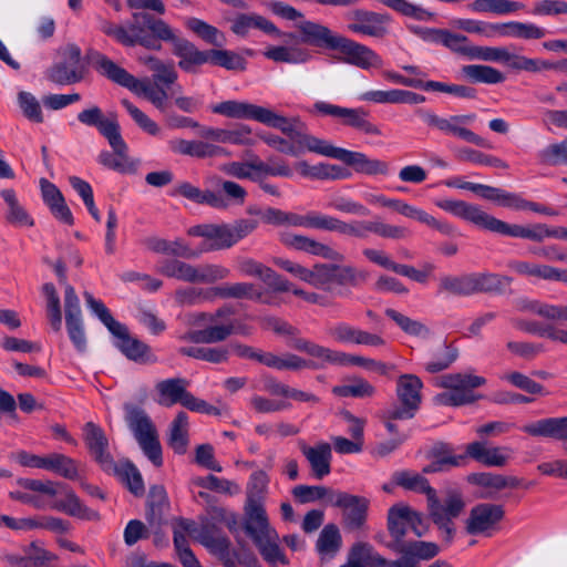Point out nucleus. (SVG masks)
Segmentation results:
<instances>
[{"label":"nucleus","mask_w":567,"mask_h":567,"mask_svg":"<svg viewBox=\"0 0 567 567\" xmlns=\"http://www.w3.org/2000/svg\"><path fill=\"white\" fill-rule=\"evenodd\" d=\"M143 245L151 251L156 254L169 255L186 259L196 258L199 252L187 246L182 239L177 238L168 241L156 236L146 237Z\"/></svg>","instance_id":"nucleus-35"},{"label":"nucleus","mask_w":567,"mask_h":567,"mask_svg":"<svg viewBox=\"0 0 567 567\" xmlns=\"http://www.w3.org/2000/svg\"><path fill=\"white\" fill-rule=\"evenodd\" d=\"M60 491L63 492L64 498L55 501L51 506L53 509L84 520L100 519L99 513L83 504L71 488H68L63 484V487H60Z\"/></svg>","instance_id":"nucleus-34"},{"label":"nucleus","mask_w":567,"mask_h":567,"mask_svg":"<svg viewBox=\"0 0 567 567\" xmlns=\"http://www.w3.org/2000/svg\"><path fill=\"white\" fill-rule=\"evenodd\" d=\"M167 509L168 502L165 489L162 486L151 487L147 499L146 520L155 532H158L165 524Z\"/></svg>","instance_id":"nucleus-36"},{"label":"nucleus","mask_w":567,"mask_h":567,"mask_svg":"<svg viewBox=\"0 0 567 567\" xmlns=\"http://www.w3.org/2000/svg\"><path fill=\"white\" fill-rule=\"evenodd\" d=\"M520 430L534 437L563 441L567 450V416L540 419L523 425Z\"/></svg>","instance_id":"nucleus-31"},{"label":"nucleus","mask_w":567,"mask_h":567,"mask_svg":"<svg viewBox=\"0 0 567 567\" xmlns=\"http://www.w3.org/2000/svg\"><path fill=\"white\" fill-rule=\"evenodd\" d=\"M517 309L551 322L567 321V305H550L538 300L523 299L518 301Z\"/></svg>","instance_id":"nucleus-41"},{"label":"nucleus","mask_w":567,"mask_h":567,"mask_svg":"<svg viewBox=\"0 0 567 567\" xmlns=\"http://www.w3.org/2000/svg\"><path fill=\"white\" fill-rule=\"evenodd\" d=\"M172 27L163 19L138 11L132 13L126 24L127 47L141 45L148 50H159L161 43L169 39Z\"/></svg>","instance_id":"nucleus-10"},{"label":"nucleus","mask_w":567,"mask_h":567,"mask_svg":"<svg viewBox=\"0 0 567 567\" xmlns=\"http://www.w3.org/2000/svg\"><path fill=\"white\" fill-rule=\"evenodd\" d=\"M230 29L239 37H246L251 29H258L267 34H275L277 37L286 35L289 39L295 38L292 33H281L270 20L256 13H240L236 16L231 20Z\"/></svg>","instance_id":"nucleus-33"},{"label":"nucleus","mask_w":567,"mask_h":567,"mask_svg":"<svg viewBox=\"0 0 567 567\" xmlns=\"http://www.w3.org/2000/svg\"><path fill=\"white\" fill-rule=\"evenodd\" d=\"M48 471L71 481L80 478V463L61 453L50 454Z\"/></svg>","instance_id":"nucleus-55"},{"label":"nucleus","mask_w":567,"mask_h":567,"mask_svg":"<svg viewBox=\"0 0 567 567\" xmlns=\"http://www.w3.org/2000/svg\"><path fill=\"white\" fill-rule=\"evenodd\" d=\"M296 28L300 33V42L316 48L334 50L341 38L327 25L310 20H300Z\"/></svg>","instance_id":"nucleus-26"},{"label":"nucleus","mask_w":567,"mask_h":567,"mask_svg":"<svg viewBox=\"0 0 567 567\" xmlns=\"http://www.w3.org/2000/svg\"><path fill=\"white\" fill-rule=\"evenodd\" d=\"M505 516L503 505L493 503H480L471 508L465 522V529L468 535L491 536L499 522Z\"/></svg>","instance_id":"nucleus-16"},{"label":"nucleus","mask_w":567,"mask_h":567,"mask_svg":"<svg viewBox=\"0 0 567 567\" xmlns=\"http://www.w3.org/2000/svg\"><path fill=\"white\" fill-rule=\"evenodd\" d=\"M78 121L83 125L96 127L105 138L113 137L115 140L114 134L121 132L117 121L105 117L102 110L96 105L81 111L78 114Z\"/></svg>","instance_id":"nucleus-37"},{"label":"nucleus","mask_w":567,"mask_h":567,"mask_svg":"<svg viewBox=\"0 0 567 567\" xmlns=\"http://www.w3.org/2000/svg\"><path fill=\"white\" fill-rule=\"evenodd\" d=\"M513 324L524 332L537 334L554 342L567 344V329L565 328L557 327L553 323L540 324L536 321H527L522 319L513 320Z\"/></svg>","instance_id":"nucleus-44"},{"label":"nucleus","mask_w":567,"mask_h":567,"mask_svg":"<svg viewBox=\"0 0 567 567\" xmlns=\"http://www.w3.org/2000/svg\"><path fill=\"white\" fill-rule=\"evenodd\" d=\"M369 499L338 491L331 497V505L342 509V525L349 532L360 530L364 527Z\"/></svg>","instance_id":"nucleus-14"},{"label":"nucleus","mask_w":567,"mask_h":567,"mask_svg":"<svg viewBox=\"0 0 567 567\" xmlns=\"http://www.w3.org/2000/svg\"><path fill=\"white\" fill-rule=\"evenodd\" d=\"M315 109L329 116L341 118L344 125L359 130L368 135H381L380 128L368 120L369 113L362 109L342 107L326 102H317Z\"/></svg>","instance_id":"nucleus-18"},{"label":"nucleus","mask_w":567,"mask_h":567,"mask_svg":"<svg viewBox=\"0 0 567 567\" xmlns=\"http://www.w3.org/2000/svg\"><path fill=\"white\" fill-rule=\"evenodd\" d=\"M245 532L257 546L262 558L271 566L288 565L289 560L279 547V536L270 526L265 507L251 499L247 507Z\"/></svg>","instance_id":"nucleus-7"},{"label":"nucleus","mask_w":567,"mask_h":567,"mask_svg":"<svg viewBox=\"0 0 567 567\" xmlns=\"http://www.w3.org/2000/svg\"><path fill=\"white\" fill-rule=\"evenodd\" d=\"M464 507L465 503L462 495L456 492H451L446 495L443 503L440 501L429 508L433 523L442 532L443 538L447 544H451L455 533L452 519L456 518Z\"/></svg>","instance_id":"nucleus-15"},{"label":"nucleus","mask_w":567,"mask_h":567,"mask_svg":"<svg viewBox=\"0 0 567 567\" xmlns=\"http://www.w3.org/2000/svg\"><path fill=\"white\" fill-rule=\"evenodd\" d=\"M110 474H114L135 496H142L145 492L144 482L136 466L126 461L120 464L114 462V468Z\"/></svg>","instance_id":"nucleus-45"},{"label":"nucleus","mask_w":567,"mask_h":567,"mask_svg":"<svg viewBox=\"0 0 567 567\" xmlns=\"http://www.w3.org/2000/svg\"><path fill=\"white\" fill-rule=\"evenodd\" d=\"M226 175L238 178L258 182L260 179L259 157L254 156L249 162H229L220 167Z\"/></svg>","instance_id":"nucleus-52"},{"label":"nucleus","mask_w":567,"mask_h":567,"mask_svg":"<svg viewBox=\"0 0 567 567\" xmlns=\"http://www.w3.org/2000/svg\"><path fill=\"white\" fill-rule=\"evenodd\" d=\"M231 334L249 336L251 334V328L243 322H221L209 324L202 330L189 331L182 339L194 343L209 344L223 342Z\"/></svg>","instance_id":"nucleus-22"},{"label":"nucleus","mask_w":567,"mask_h":567,"mask_svg":"<svg viewBox=\"0 0 567 567\" xmlns=\"http://www.w3.org/2000/svg\"><path fill=\"white\" fill-rule=\"evenodd\" d=\"M423 383L415 374H402L396 381V395L400 405L389 408L390 419H412L421 405Z\"/></svg>","instance_id":"nucleus-13"},{"label":"nucleus","mask_w":567,"mask_h":567,"mask_svg":"<svg viewBox=\"0 0 567 567\" xmlns=\"http://www.w3.org/2000/svg\"><path fill=\"white\" fill-rule=\"evenodd\" d=\"M278 120L274 124H266L269 127L279 130L288 138L271 133H258V137L268 146L279 153L298 157L306 151L317 153L343 162L354 168L357 173L367 175L386 174L388 164L380 159L369 158L364 153L353 152L337 147L326 140L307 133L306 125L298 117L288 118L272 111Z\"/></svg>","instance_id":"nucleus-1"},{"label":"nucleus","mask_w":567,"mask_h":567,"mask_svg":"<svg viewBox=\"0 0 567 567\" xmlns=\"http://www.w3.org/2000/svg\"><path fill=\"white\" fill-rule=\"evenodd\" d=\"M508 451L507 447H487L485 442L475 441L466 446V455L475 461L486 465L502 467L506 465L508 456L503 452Z\"/></svg>","instance_id":"nucleus-39"},{"label":"nucleus","mask_w":567,"mask_h":567,"mask_svg":"<svg viewBox=\"0 0 567 567\" xmlns=\"http://www.w3.org/2000/svg\"><path fill=\"white\" fill-rule=\"evenodd\" d=\"M390 547L402 555L423 560L435 557L440 551L439 546L431 542H406L405 544H400V546Z\"/></svg>","instance_id":"nucleus-56"},{"label":"nucleus","mask_w":567,"mask_h":567,"mask_svg":"<svg viewBox=\"0 0 567 567\" xmlns=\"http://www.w3.org/2000/svg\"><path fill=\"white\" fill-rule=\"evenodd\" d=\"M461 72L472 83L498 84L506 79L503 72L485 64L464 65Z\"/></svg>","instance_id":"nucleus-47"},{"label":"nucleus","mask_w":567,"mask_h":567,"mask_svg":"<svg viewBox=\"0 0 567 567\" xmlns=\"http://www.w3.org/2000/svg\"><path fill=\"white\" fill-rule=\"evenodd\" d=\"M474 292L503 293L512 284V278L493 272H474Z\"/></svg>","instance_id":"nucleus-48"},{"label":"nucleus","mask_w":567,"mask_h":567,"mask_svg":"<svg viewBox=\"0 0 567 567\" xmlns=\"http://www.w3.org/2000/svg\"><path fill=\"white\" fill-rule=\"evenodd\" d=\"M64 61L55 63L48 71V79L56 84H73L84 78L81 64V50L75 44H69L63 51Z\"/></svg>","instance_id":"nucleus-19"},{"label":"nucleus","mask_w":567,"mask_h":567,"mask_svg":"<svg viewBox=\"0 0 567 567\" xmlns=\"http://www.w3.org/2000/svg\"><path fill=\"white\" fill-rule=\"evenodd\" d=\"M440 291L455 296L474 295L473 274L462 276H444L440 279Z\"/></svg>","instance_id":"nucleus-54"},{"label":"nucleus","mask_w":567,"mask_h":567,"mask_svg":"<svg viewBox=\"0 0 567 567\" xmlns=\"http://www.w3.org/2000/svg\"><path fill=\"white\" fill-rule=\"evenodd\" d=\"M265 56L275 62L298 64L307 62L310 54L308 51L299 48L270 47L265 52Z\"/></svg>","instance_id":"nucleus-63"},{"label":"nucleus","mask_w":567,"mask_h":567,"mask_svg":"<svg viewBox=\"0 0 567 567\" xmlns=\"http://www.w3.org/2000/svg\"><path fill=\"white\" fill-rule=\"evenodd\" d=\"M299 447L317 480H322L330 474L332 452L329 443L321 442L315 446H308L305 442H299Z\"/></svg>","instance_id":"nucleus-32"},{"label":"nucleus","mask_w":567,"mask_h":567,"mask_svg":"<svg viewBox=\"0 0 567 567\" xmlns=\"http://www.w3.org/2000/svg\"><path fill=\"white\" fill-rule=\"evenodd\" d=\"M507 66L515 71H526V72H539L543 70H553L555 64L553 62L540 60V59H532L525 55L507 52V56L505 63Z\"/></svg>","instance_id":"nucleus-57"},{"label":"nucleus","mask_w":567,"mask_h":567,"mask_svg":"<svg viewBox=\"0 0 567 567\" xmlns=\"http://www.w3.org/2000/svg\"><path fill=\"white\" fill-rule=\"evenodd\" d=\"M177 193L189 200L205 204L213 208H223L225 206V202L221 197L215 195V190H202L187 182L178 185Z\"/></svg>","instance_id":"nucleus-51"},{"label":"nucleus","mask_w":567,"mask_h":567,"mask_svg":"<svg viewBox=\"0 0 567 567\" xmlns=\"http://www.w3.org/2000/svg\"><path fill=\"white\" fill-rule=\"evenodd\" d=\"M436 206L456 217L474 224L480 228L499 235L525 238L537 243L543 241L545 238H550V227L545 224H536L530 227L508 224L487 214L480 206L464 200L441 199L436 202Z\"/></svg>","instance_id":"nucleus-4"},{"label":"nucleus","mask_w":567,"mask_h":567,"mask_svg":"<svg viewBox=\"0 0 567 567\" xmlns=\"http://www.w3.org/2000/svg\"><path fill=\"white\" fill-rule=\"evenodd\" d=\"M89 58L99 73L144 97L161 112H165L169 96L182 92V86L177 84L178 73L172 62L166 63L150 56L146 64L153 72L152 76L137 79L97 51H91Z\"/></svg>","instance_id":"nucleus-2"},{"label":"nucleus","mask_w":567,"mask_h":567,"mask_svg":"<svg viewBox=\"0 0 567 567\" xmlns=\"http://www.w3.org/2000/svg\"><path fill=\"white\" fill-rule=\"evenodd\" d=\"M1 196L8 206L6 219L18 227H32L33 219L20 205L13 189H3Z\"/></svg>","instance_id":"nucleus-49"},{"label":"nucleus","mask_w":567,"mask_h":567,"mask_svg":"<svg viewBox=\"0 0 567 567\" xmlns=\"http://www.w3.org/2000/svg\"><path fill=\"white\" fill-rule=\"evenodd\" d=\"M87 308L101 320L115 338L114 346L128 359L141 364H154L158 357L145 342L130 334L125 324L116 321L106 306L92 293H83Z\"/></svg>","instance_id":"nucleus-6"},{"label":"nucleus","mask_w":567,"mask_h":567,"mask_svg":"<svg viewBox=\"0 0 567 567\" xmlns=\"http://www.w3.org/2000/svg\"><path fill=\"white\" fill-rule=\"evenodd\" d=\"M289 347L317 359L318 362L312 361L313 369L324 368L327 364L344 367L346 352L332 350L305 338H293Z\"/></svg>","instance_id":"nucleus-29"},{"label":"nucleus","mask_w":567,"mask_h":567,"mask_svg":"<svg viewBox=\"0 0 567 567\" xmlns=\"http://www.w3.org/2000/svg\"><path fill=\"white\" fill-rule=\"evenodd\" d=\"M114 136L115 140H113V137L106 138L113 150V153L109 151H102L97 157L99 163L109 169H113L120 173L135 172L137 163L128 157V148L122 137L121 132L114 134Z\"/></svg>","instance_id":"nucleus-27"},{"label":"nucleus","mask_w":567,"mask_h":567,"mask_svg":"<svg viewBox=\"0 0 567 567\" xmlns=\"http://www.w3.org/2000/svg\"><path fill=\"white\" fill-rule=\"evenodd\" d=\"M475 12H493L496 14H508L524 8V4L511 0H475L470 6Z\"/></svg>","instance_id":"nucleus-58"},{"label":"nucleus","mask_w":567,"mask_h":567,"mask_svg":"<svg viewBox=\"0 0 567 567\" xmlns=\"http://www.w3.org/2000/svg\"><path fill=\"white\" fill-rule=\"evenodd\" d=\"M393 482L405 489L424 493L427 498V507H432L440 502L436 496L435 489H433L425 477L419 473L410 471H400L393 474Z\"/></svg>","instance_id":"nucleus-38"},{"label":"nucleus","mask_w":567,"mask_h":567,"mask_svg":"<svg viewBox=\"0 0 567 567\" xmlns=\"http://www.w3.org/2000/svg\"><path fill=\"white\" fill-rule=\"evenodd\" d=\"M410 507L404 504H395L388 512V530L394 539L393 546L405 544L404 537L409 529Z\"/></svg>","instance_id":"nucleus-43"},{"label":"nucleus","mask_w":567,"mask_h":567,"mask_svg":"<svg viewBox=\"0 0 567 567\" xmlns=\"http://www.w3.org/2000/svg\"><path fill=\"white\" fill-rule=\"evenodd\" d=\"M287 226L305 227L326 231H336L340 235L365 239L373 234L383 239L403 240L411 236V231L401 225H392L383 221L381 218L373 219H353L344 221L333 216L324 215L315 210L305 215L289 213L287 214Z\"/></svg>","instance_id":"nucleus-3"},{"label":"nucleus","mask_w":567,"mask_h":567,"mask_svg":"<svg viewBox=\"0 0 567 567\" xmlns=\"http://www.w3.org/2000/svg\"><path fill=\"white\" fill-rule=\"evenodd\" d=\"M542 164L548 166L567 165V136L557 143H551L538 153Z\"/></svg>","instance_id":"nucleus-64"},{"label":"nucleus","mask_w":567,"mask_h":567,"mask_svg":"<svg viewBox=\"0 0 567 567\" xmlns=\"http://www.w3.org/2000/svg\"><path fill=\"white\" fill-rule=\"evenodd\" d=\"M215 299H260L261 292L251 282H235L214 287Z\"/></svg>","instance_id":"nucleus-50"},{"label":"nucleus","mask_w":567,"mask_h":567,"mask_svg":"<svg viewBox=\"0 0 567 567\" xmlns=\"http://www.w3.org/2000/svg\"><path fill=\"white\" fill-rule=\"evenodd\" d=\"M348 29L372 38H382L386 34V24L390 21L388 14L357 9L347 14Z\"/></svg>","instance_id":"nucleus-21"},{"label":"nucleus","mask_w":567,"mask_h":567,"mask_svg":"<svg viewBox=\"0 0 567 567\" xmlns=\"http://www.w3.org/2000/svg\"><path fill=\"white\" fill-rule=\"evenodd\" d=\"M337 492L326 486L297 485L292 489V495L301 504L324 499L331 505V497Z\"/></svg>","instance_id":"nucleus-60"},{"label":"nucleus","mask_w":567,"mask_h":567,"mask_svg":"<svg viewBox=\"0 0 567 567\" xmlns=\"http://www.w3.org/2000/svg\"><path fill=\"white\" fill-rule=\"evenodd\" d=\"M169 39L164 42L172 45V52L179 59L178 66L186 73H196L198 68L209 60V50L200 51L194 43L183 38L178 30L172 27Z\"/></svg>","instance_id":"nucleus-17"},{"label":"nucleus","mask_w":567,"mask_h":567,"mask_svg":"<svg viewBox=\"0 0 567 567\" xmlns=\"http://www.w3.org/2000/svg\"><path fill=\"white\" fill-rule=\"evenodd\" d=\"M237 268L241 275L260 279L276 292H286L290 290L291 284L287 279L278 275L270 267L252 258H239L237 260Z\"/></svg>","instance_id":"nucleus-25"},{"label":"nucleus","mask_w":567,"mask_h":567,"mask_svg":"<svg viewBox=\"0 0 567 567\" xmlns=\"http://www.w3.org/2000/svg\"><path fill=\"white\" fill-rule=\"evenodd\" d=\"M188 431V415L181 411L168 426L167 444L176 454L183 455L186 453L189 443Z\"/></svg>","instance_id":"nucleus-42"},{"label":"nucleus","mask_w":567,"mask_h":567,"mask_svg":"<svg viewBox=\"0 0 567 567\" xmlns=\"http://www.w3.org/2000/svg\"><path fill=\"white\" fill-rule=\"evenodd\" d=\"M342 538L334 524L326 525L319 534L316 548L321 556L333 557L341 548Z\"/></svg>","instance_id":"nucleus-53"},{"label":"nucleus","mask_w":567,"mask_h":567,"mask_svg":"<svg viewBox=\"0 0 567 567\" xmlns=\"http://www.w3.org/2000/svg\"><path fill=\"white\" fill-rule=\"evenodd\" d=\"M258 226L255 219H238L233 225L203 224L190 227L188 235L204 237L202 249L198 251H217L228 249L239 240L250 235Z\"/></svg>","instance_id":"nucleus-8"},{"label":"nucleus","mask_w":567,"mask_h":567,"mask_svg":"<svg viewBox=\"0 0 567 567\" xmlns=\"http://www.w3.org/2000/svg\"><path fill=\"white\" fill-rule=\"evenodd\" d=\"M169 150L179 155L192 156L196 158H210L227 156L229 153L221 146L199 140L175 138L168 142Z\"/></svg>","instance_id":"nucleus-30"},{"label":"nucleus","mask_w":567,"mask_h":567,"mask_svg":"<svg viewBox=\"0 0 567 567\" xmlns=\"http://www.w3.org/2000/svg\"><path fill=\"white\" fill-rule=\"evenodd\" d=\"M189 382L183 378H173L159 381L155 389L159 394L158 403L164 406H172L179 403L187 390Z\"/></svg>","instance_id":"nucleus-46"},{"label":"nucleus","mask_w":567,"mask_h":567,"mask_svg":"<svg viewBox=\"0 0 567 567\" xmlns=\"http://www.w3.org/2000/svg\"><path fill=\"white\" fill-rule=\"evenodd\" d=\"M83 439L90 454L104 472L114 468V460L109 452V440L101 426L87 422L83 427Z\"/></svg>","instance_id":"nucleus-24"},{"label":"nucleus","mask_w":567,"mask_h":567,"mask_svg":"<svg viewBox=\"0 0 567 567\" xmlns=\"http://www.w3.org/2000/svg\"><path fill=\"white\" fill-rule=\"evenodd\" d=\"M433 461L423 468V473H436L449 471L452 467L462 466L466 455H455L447 444H437L432 450Z\"/></svg>","instance_id":"nucleus-40"},{"label":"nucleus","mask_w":567,"mask_h":567,"mask_svg":"<svg viewBox=\"0 0 567 567\" xmlns=\"http://www.w3.org/2000/svg\"><path fill=\"white\" fill-rule=\"evenodd\" d=\"M415 115L429 127L436 130L447 136H454L481 147L491 148L487 141L470 128L466 124L475 121V114L441 116L430 109L419 107Z\"/></svg>","instance_id":"nucleus-12"},{"label":"nucleus","mask_w":567,"mask_h":567,"mask_svg":"<svg viewBox=\"0 0 567 567\" xmlns=\"http://www.w3.org/2000/svg\"><path fill=\"white\" fill-rule=\"evenodd\" d=\"M124 420L145 456L156 466L163 465L162 445L158 433L146 411L131 402L124 403Z\"/></svg>","instance_id":"nucleus-9"},{"label":"nucleus","mask_w":567,"mask_h":567,"mask_svg":"<svg viewBox=\"0 0 567 567\" xmlns=\"http://www.w3.org/2000/svg\"><path fill=\"white\" fill-rule=\"evenodd\" d=\"M218 190L215 195L221 197L225 202V206L221 209H226L230 205H243L247 197L246 189L236 182L227 179H218Z\"/></svg>","instance_id":"nucleus-59"},{"label":"nucleus","mask_w":567,"mask_h":567,"mask_svg":"<svg viewBox=\"0 0 567 567\" xmlns=\"http://www.w3.org/2000/svg\"><path fill=\"white\" fill-rule=\"evenodd\" d=\"M274 264L293 277L328 292L333 290L334 285L357 288L369 279L367 270L350 265L316 264L312 268H307L285 258H275Z\"/></svg>","instance_id":"nucleus-5"},{"label":"nucleus","mask_w":567,"mask_h":567,"mask_svg":"<svg viewBox=\"0 0 567 567\" xmlns=\"http://www.w3.org/2000/svg\"><path fill=\"white\" fill-rule=\"evenodd\" d=\"M213 112L230 118H248L255 120L261 124H274L272 120H277L272 115V110L235 100L225 101L213 106Z\"/></svg>","instance_id":"nucleus-23"},{"label":"nucleus","mask_w":567,"mask_h":567,"mask_svg":"<svg viewBox=\"0 0 567 567\" xmlns=\"http://www.w3.org/2000/svg\"><path fill=\"white\" fill-rule=\"evenodd\" d=\"M342 54V61L362 70L380 69L382 58L367 45L341 35L336 49Z\"/></svg>","instance_id":"nucleus-20"},{"label":"nucleus","mask_w":567,"mask_h":567,"mask_svg":"<svg viewBox=\"0 0 567 567\" xmlns=\"http://www.w3.org/2000/svg\"><path fill=\"white\" fill-rule=\"evenodd\" d=\"M486 383L485 378L471 373H450L435 380V385L447 391L434 396L435 403L446 406H460L475 402L478 396L473 392Z\"/></svg>","instance_id":"nucleus-11"},{"label":"nucleus","mask_w":567,"mask_h":567,"mask_svg":"<svg viewBox=\"0 0 567 567\" xmlns=\"http://www.w3.org/2000/svg\"><path fill=\"white\" fill-rule=\"evenodd\" d=\"M374 386L362 378H352L348 384L337 385L332 393L340 398H370L374 394Z\"/></svg>","instance_id":"nucleus-62"},{"label":"nucleus","mask_w":567,"mask_h":567,"mask_svg":"<svg viewBox=\"0 0 567 567\" xmlns=\"http://www.w3.org/2000/svg\"><path fill=\"white\" fill-rule=\"evenodd\" d=\"M186 28L215 47H221L225 42L224 34L214 25L206 23L198 18H189L185 23Z\"/></svg>","instance_id":"nucleus-61"},{"label":"nucleus","mask_w":567,"mask_h":567,"mask_svg":"<svg viewBox=\"0 0 567 567\" xmlns=\"http://www.w3.org/2000/svg\"><path fill=\"white\" fill-rule=\"evenodd\" d=\"M280 240L288 248L303 251L306 254L321 257L323 259L333 261H343L344 259L342 254H340L329 245H326L308 236L286 233L281 234Z\"/></svg>","instance_id":"nucleus-28"}]
</instances>
